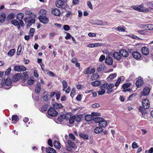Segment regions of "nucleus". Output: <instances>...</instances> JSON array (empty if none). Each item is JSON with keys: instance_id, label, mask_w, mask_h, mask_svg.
Here are the masks:
<instances>
[{"instance_id": "1", "label": "nucleus", "mask_w": 153, "mask_h": 153, "mask_svg": "<svg viewBox=\"0 0 153 153\" xmlns=\"http://www.w3.org/2000/svg\"><path fill=\"white\" fill-rule=\"evenodd\" d=\"M54 108L50 107L48 109L47 111L48 114L51 117H55L58 114V112L55 110L54 108H59L62 107L63 106H53Z\"/></svg>"}, {"instance_id": "2", "label": "nucleus", "mask_w": 153, "mask_h": 153, "mask_svg": "<svg viewBox=\"0 0 153 153\" xmlns=\"http://www.w3.org/2000/svg\"><path fill=\"white\" fill-rule=\"evenodd\" d=\"M131 8L134 10L143 13H147L149 11L148 8L143 7V5L142 4L139 5H133Z\"/></svg>"}, {"instance_id": "3", "label": "nucleus", "mask_w": 153, "mask_h": 153, "mask_svg": "<svg viewBox=\"0 0 153 153\" xmlns=\"http://www.w3.org/2000/svg\"><path fill=\"white\" fill-rule=\"evenodd\" d=\"M104 84H106L107 86H106V89L107 90V93L110 94L112 91H113L114 90L111 89L114 87V84L113 83H110L108 84V83L106 82Z\"/></svg>"}, {"instance_id": "4", "label": "nucleus", "mask_w": 153, "mask_h": 153, "mask_svg": "<svg viewBox=\"0 0 153 153\" xmlns=\"http://www.w3.org/2000/svg\"><path fill=\"white\" fill-rule=\"evenodd\" d=\"M2 82L3 84H4L6 85L7 86H10L11 85L12 83V82L10 78H8L6 79H4V81L3 80H2ZM2 87L4 88V85H2Z\"/></svg>"}, {"instance_id": "5", "label": "nucleus", "mask_w": 153, "mask_h": 153, "mask_svg": "<svg viewBox=\"0 0 153 153\" xmlns=\"http://www.w3.org/2000/svg\"><path fill=\"white\" fill-rule=\"evenodd\" d=\"M14 69L16 71H26V68L22 65H17L14 66Z\"/></svg>"}, {"instance_id": "6", "label": "nucleus", "mask_w": 153, "mask_h": 153, "mask_svg": "<svg viewBox=\"0 0 153 153\" xmlns=\"http://www.w3.org/2000/svg\"><path fill=\"white\" fill-rule=\"evenodd\" d=\"M106 86V84H104L100 86L101 90L98 91L99 95H102L105 93Z\"/></svg>"}, {"instance_id": "7", "label": "nucleus", "mask_w": 153, "mask_h": 153, "mask_svg": "<svg viewBox=\"0 0 153 153\" xmlns=\"http://www.w3.org/2000/svg\"><path fill=\"white\" fill-rule=\"evenodd\" d=\"M150 91V89L148 87H146L143 90V91L141 93V96H147Z\"/></svg>"}, {"instance_id": "8", "label": "nucleus", "mask_w": 153, "mask_h": 153, "mask_svg": "<svg viewBox=\"0 0 153 153\" xmlns=\"http://www.w3.org/2000/svg\"><path fill=\"white\" fill-rule=\"evenodd\" d=\"M38 19L40 20V22L45 24H46L49 21L48 18L45 16H40L38 17Z\"/></svg>"}, {"instance_id": "9", "label": "nucleus", "mask_w": 153, "mask_h": 153, "mask_svg": "<svg viewBox=\"0 0 153 153\" xmlns=\"http://www.w3.org/2000/svg\"><path fill=\"white\" fill-rule=\"evenodd\" d=\"M52 13L55 16H59L61 15V12L59 9L57 8H54L52 10Z\"/></svg>"}, {"instance_id": "10", "label": "nucleus", "mask_w": 153, "mask_h": 153, "mask_svg": "<svg viewBox=\"0 0 153 153\" xmlns=\"http://www.w3.org/2000/svg\"><path fill=\"white\" fill-rule=\"evenodd\" d=\"M139 111L141 113L142 116L145 117L147 115V112L146 110L143 108V106H140L139 108Z\"/></svg>"}, {"instance_id": "11", "label": "nucleus", "mask_w": 153, "mask_h": 153, "mask_svg": "<svg viewBox=\"0 0 153 153\" xmlns=\"http://www.w3.org/2000/svg\"><path fill=\"white\" fill-rule=\"evenodd\" d=\"M105 62L107 65H112L113 63V59L110 56H107L105 59Z\"/></svg>"}, {"instance_id": "12", "label": "nucleus", "mask_w": 153, "mask_h": 153, "mask_svg": "<svg viewBox=\"0 0 153 153\" xmlns=\"http://www.w3.org/2000/svg\"><path fill=\"white\" fill-rule=\"evenodd\" d=\"M113 56L114 58L117 60H120L121 58V55L119 52H115L113 53Z\"/></svg>"}, {"instance_id": "13", "label": "nucleus", "mask_w": 153, "mask_h": 153, "mask_svg": "<svg viewBox=\"0 0 153 153\" xmlns=\"http://www.w3.org/2000/svg\"><path fill=\"white\" fill-rule=\"evenodd\" d=\"M64 2L60 0H58L56 1V7L58 8H63V3Z\"/></svg>"}, {"instance_id": "14", "label": "nucleus", "mask_w": 153, "mask_h": 153, "mask_svg": "<svg viewBox=\"0 0 153 153\" xmlns=\"http://www.w3.org/2000/svg\"><path fill=\"white\" fill-rule=\"evenodd\" d=\"M20 74L19 73L15 74L13 76L12 78L13 81L14 82L18 81L20 79Z\"/></svg>"}, {"instance_id": "15", "label": "nucleus", "mask_w": 153, "mask_h": 153, "mask_svg": "<svg viewBox=\"0 0 153 153\" xmlns=\"http://www.w3.org/2000/svg\"><path fill=\"white\" fill-rule=\"evenodd\" d=\"M144 83V81L142 79H138L136 82V85L137 88H139L142 86Z\"/></svg>"}, {"instance_id": "16", "label": "nucleus", "mask_w": 153, "mask_h": 153, "mask_svg": "<svg viewBox=\"0 0 153 153\" xmlns=\"http://www.w3.org/2000/svg\"><path fill=\"white\" fill-rule=\"evenodd\" d=\"M132 54L133 57L137 59H140L141 56L140 53L137 51L134 52Z\"/></svg>"}, {"instance_id": "17", "label": "nucleus", "mask_w": 153, "mask_h": 153, "mask_svg": "<svg viewBox=\"0 0 153 153\" xmlns=\"http://www.w3.org/2000/svg\"><path fill=\"white\" fill-rule=\"evenodd\" d=\"M141 51L142 53L145 55H147L149 53L148 49L145 47L142 48Z\"/></svg>"}, {"instance_id": "18", "label": "nucleus", "mask_w": 153, "mask_h": 153, "mask_svg": "<svg viewBox=\"0 0 153 153\" xmlns=\"http://www.w3.org/2000/svg\"><path fill=\"white\" fill-rule=\"evenodd\" d=\"M103 131L102 128L100 126L96 127L94 129V132L96 134H100Z\"/></svg>"}, {"instance_id": "19", "label": "nucleus", "mask_w": 153, "mask_h": 153, "mask_svg": "<svg viewBox=\"0 0 153 153\" xmlns=\"http://www.w3.org/2000/svg\"><path fill=\"white\" fill-rule=\"evenodd\" d=\"M120 53L121 56L123 57H126L128 55V53L126 50H120Z\"/></svg>"}, {"instance_id": "20", "label": "nucleus", "mask_w": 153, "mask_h": 153, "mask_svg": "<svg viewBox=\"0 0 153 153\" xmlns=\"http://www.w3.org/2000/svg\"><path fill=\"white\" fill-rule=\"evenodd\" d=\"M46 151L47 153H56V151L51 147L46 148Z\"/></svg>"}, {"instance_id": "21", "label": "nucleus", "mask_w": 153, "mask_h": 153, "mask_svg": "<svg viewBox=\"0 0 153 153\" xmlns=\"http://www.w3.org/2000/svg\"><path fill=\"white\" fill-rule=\"evenodd\" d=\"M107 124V121L105 120H102L100 122V123H99V126L101 127H105Z\"/></svg>"}, {"instance_id": "22", "label": "nucleus", "mask_w": 153, "mask_h": 153, "mask_svg": "<svg viewBox=\"0 0 153 153\" xmlns=\"http://www.w3.org/2000/svg\"><path fill=\"white\" fill-rule=\"evenodd\" d=\"M11 23L15 26H17V27L18 29H19L20 27V25L18 21L16 19L13 20L11 21Z\"/></svg>"}, {"instance_id": "23", "label": "nucleus", "mask_w": 153, "mask_h": 153, "mask_svg": "<svg viewBox=\"0 0 153 153\" xmlns=\"http://www.w3.org/2000/svg\"><path fill=\"white\" fill-rule=\"evenodd\" d=\"M94 118V117H92L91 114H87L85 116V119L87 121H90L92 120Z\"/></svg>"}, {"instance_id": "24", "label": "nucleus", "mask_w": 153, "mask_h": 153, "mask_svg": "<svg viewBox=\"0 0 153 153\" xmlns=\"http://www.w3.org/2000/svg\"><path fill=\"white\" fill-rule=\"evenodd\" d=\"M68 144L69 145V146L72 148H75L76 147V144L74 142H72L70 140H68L67 141Z\"/></svg>"}, {"instance_id": "25", "label": "nucleus", "mask_w": 153, "mask_h": 153, "mask_svg": "<svg viewBox=\"0 0 153 153\" xmlns=\"http://www.w3.org/2000/svg\"><path fill=\"white\" fill-rule=\"evenodd\" d=\"M74 117H75V118H74L75 120L77 122H79L81 121L83 117V115L81 114L76 116L75 115Z\"/></svg>"}, {"instance_id": "26", "label": "nucleus", "mask_w": 153, "mask_h": 153, "mask_svg": "<svg viewBox=\"0 0 153 153\" xmlns=\"http://www.w3.org/2000/svg\"><path fill=\"white\" fill-rule=\"evenodd\" d=\"M15 17V14L14 13H11L8 15L7 17V21H9L14 18Z\"/></svg>"}, {"instance_id": "27", "label": "nucleus", "mask_w": 153, "mask_h": 153, "mask_svg": "<svg viewBox=\"0 0 153 153\" xmlns=\"http://www.w3.org/2000/svg\"><path fill=\"white\" fill-rule=\"evenodd\" d=\"M117 30L124 32L125 31L126 28L125 27L122 26H119L115 28Z\"/></svg>"}, {"instance_id": "28", "label": "nucleus", "mask_w": 153, "mask_h": 153, "mask_svg": "<svg viewBox=\"0 0 153 153\" xmlns=\"http://www.w3.org/2000/svg\"><path fill=\"white\" fill-rule=\"evenodd\" d=\"M105 68V66L104 65H100L97 67V70L98 71L100 72L103 71Z\"/></svg>"}, {"instance_id": "29", "label": "nucleus", "mask_w": 153, "mask_h": 153, "mask_svg": "<svg viewBox=\"0 0 153 153\" xmlns=\"http://www.w3.org/2000/svg\"><path fill=\"white\" fill-rule=\"evenodd\" d=\"M117 76V74L116 73L110 74L107 77V79L108 81H111V80L115 78Z\"/></svg>"}, {"instance_id": "30", "label": "nucleus", "mask_w": 153, "mask_h": 153, "mask_svg": "<svg viewBox=\"0 0 153 153\" xmlns=\"http://www.w3.org/2000/svg\"><path fill=\"white\" fill-rule=\"evenodd\" d=\"M101 81L99 80H97L91 83L92 85L94 87L98 86L101 85Z\"/></svg>"}, {"instance_id": "31", "label": "nucleus", "mask_w": 153, "mask_h": 153, "mask_svg": "<svg viewBox=\"0 0 153 153\" xmlns=\"http://www.w3.org/2000/svg\"><path fill=\"white\" fill-rule=\"evenodd\" d=\"M41 89V86L40 85V84H36L35 88V92L36 93H39L40 92Z\"/></svg>"}, {"instance_id": "32", "label": "nucleus", "mask_w": 153, "mask_h": 153, "mask_svg": "<svg viewBox=\"0 0 153 153\" xmlns=\"http://www.w3.org/2000/svg\"><path fill=\"white\" fill-rule=\"evenodd\" d=\"M79 136L84 139L88 140V134H86L83 133H80Z\"/></svg>"}, {"instance_id": "33", "label": "nucleus", "mask_w": 153, "mask_h": 153, "mask_svg": "<svg viewBox=\"0 0 153 153\" xmlns=\"http://www.w3.org/2000/svg\"><path fill=\"white\" fill-rule=\"evenodd\" d=\"M104 119L100 117H97L94 118L93 120L96 123H100L102 120H103Z\"/></svg>"}, {"instance_id": "34", "label": "nucleus", "mask_w": 153, "mask_h": 153, "mask_svg": "<svg viewBox=\"0 0 153 153\" xmlns=\"http://www.w3.org/2000/svg\"><path fill=\"white\" fill-rule=\"evenodd\" d=\"M6 16L5 14H2L0 16V22L1 23H3L6 19Z\"/></svg>"}, {"instance_id": "35", "label": "nucleus", "mask_w": 153, "mask_h": 153, "mask_svg": "<svg viewBox=\"0 0 153 153\" xmlns=\"http://www.w3.org/2000/svg\"><path fill=\"white\" fill-rule=\"evenodd\" d=\"M54 146L58 149H60L61 148L60 144L59 142L55 140L53 142Z\"/></svg>"}, {"instance_id": "36", "label": "nucleus", "mask_w": 153, "mask_h": 153, "mask_svg": "<svg viewBox=\"0 0 153 153\" xmlns=\"http://www.w3.org/2000/svg\"><path fill=\"white\" fill-rule=\"evenodd\" d=\"M99 75L96 73L93 74L91 77V79L92 80H94L97 79L99 77Z\"/></svg>"}, {"instance_id": "37", "label": "nucleus", "mask_w": 153, "mask_h": 153, "mask_svg": "<svg viewBox=\"0 0 153 153\" xmlns=\"http://www.w3.org/2000/svg\"><path fill=\"white\" fill-rule=\"evenodd\" d=\"M143 105H149L150 103L148 100L147 99L143 100L142 101Z\"/></svg>"}, {"instance_id": "38", "label": "nucleus", "mask_w": 153, "mask_h": 153, "mask_svg": "<svg viewBox=\"0 0 153 153\" xmlns=\"http://www.w3.org/2000/svg\"><path fill=\"white\" fill-rule=\"evenodd\" d=\"M24 15L22 13H19L17 16V19L19 20L22 19L24 17Z\"/></svg>"}, {"instance_id": "39", "label": "nucleus", "mask_w": 153, "mask_h": 153, "mask_svg": "<svg viewBox=\"0 0 153 153\" xmlns=\"http://www.w3.org/2000/svg\"><path fill=\"white\" fill-rule=\"evenodd\" d=\"M75 115H73L71 116L69 119V123L70 124H72L74 123L75 120Z\"/></svg>"}, {"instance_id": "40", "label": "nucleus", "mask_w": 153, "mask_h": 153, "mask_svg": "<svg viewBox=\"0 0 153 153\" xmlns=\"http://www.w3.org/2000/svg\"><path fill=\"white\" fill-rule=\"evenodd\" d=\"M43 100L45 101H47L50 99L49 97V95L46 94L43 97Z\"/></svg>"}, {"instance_id": "41", "label": "nucleus", "mask_w": 153, "mask_h": 153, "mask_svg": "<svg viewBox=\"0 0 153 153\" xmlns=\"http://www.w3.org/2000/svg\"><path fill=\"white\" fill-rule=\"evenodd\" d=\"M146 29L147 30H153V25L149 24L146 25Z\"/></svg>"}, {"instance_id": "42", "label": "nucleus", "mask_w": 153, "mask_h": 153, "mask_svg": "<svg viewBox=\"0 0 153 153\" xmlns=\"http://www.w3.org/2000/svg\"><path fill=\"white\" fill-rule=\"evenodd\" d=\"M64 120V115H60L58 117L57 120L59 122H61L63 121Z\"/></svg>"}, {"instance_id": "43", "label": "nucleus", "mask_w": 153, "mask_h": 153, "mask_svg": "<svg viewBox=\"0 0 153 153\" xmlns=\"http://www.w3.org/2000/svg\"><path fill=\"white\" fill-rule=\"evenodd\" d=\"M15 52V50L14 49H12L10 50L8 52V54L9 56H13Z\"/></svg>"}, {"instance_id": "44", "label": "nucleus", "mask_w": 153, "mask_h": 153, "mask_svg": "<svg viewBox=\"0 0 153 153\" xmlns=\"http://www.w3.org/2000/svg\"><path fill=\"white\" fill-rule=\"evenodd\" d=\"M131 85V84L130 83H126L123 85L122 87L124 90H125L126 89L128 88L129 86H130Z\"/></svg>"}, {"instance_id": "45", "label": "nucleus", "mask_w": 153, "mask_h": 153, "mask_svg": "<svg viewBox=\"0 0 153 153\" xmlns=\"http://www.w3.org/2000/svg\"><path fill=\"white\" fill-rule=\"evenodd\" d=\"M12 120L15 121H18L19 120V117L16 115H13L12 117Z\"/></svg>"}, {"instance_id": "46", "label": "nucleus", "mask_w": 153, "mask_h": 153, "mask_svg": "<svg viewBox=\"0 0 153 153\" xmlns=\"http://www.w3.org/2000/svg\"><path fill=\"white\" fill-rule=\"evenodd\" d=\"M48 107L46 106H42L40 109H39L40 111L42 112H43L44 111H46Z\"/></svg>"}, {"instance_id": "47", "label": "nucleus", "mask_w": 153, "mask_h": 153, "mask_svg": "<svg viewBox=\"0 0 153 153\" xmlns=\"http://www.w3.org/2000/svg\"><path fill=\"white\" fill-rule=\"evenodd\" d=\"M62 84L63 87L64 89L63 90H64L68 86V84L67 82L65 80H63L62 82Z\"/></svg>"}, {"instance_id": "48", "label": "nucleus", "mask_w": 153, "mask_h": 153, "mask_svg": "<svg viewBox=\"0 0 153 153\" xmlns=\"http://www.w3.org/2000/svg\"><path fill=\"white\" fill-rule=\"evenodd\" d=\"M90 69V67H88L85 69L83 72V73L85 74H87L89 73Z\"/></svg>"}, {"instance_id": "49", "label": "nucleus", "mask_w": 153, "mask_h": 153, "mask_svg": "<svg viewBox=\"0 0 153 153\" xmlns=\"http://www.w3.org/2000/svg\"><path fill=\"white\" fill-rule=\"evenodd\" d=\"M22 50V46L21 45H19L17 49V55H20L21 51Z\"/></svg>"}, {"instance_id": "50", "label": "nucleus", "mask_w": 153, "mask_h": 153, "mask_svg": "<svg viewBox=\"0 0 153 153\" xmlns=\"http://www.w3.org/2000/svg\"><path fill=\"white\" fill-rule=\"evenodd\" d=\"M69 137L70 139H72L73 141L75 140V137L73 134L70 133L69 134Z\"/></svg>"}, {"instance_id": "51", "label": "nucleus", "mask_w": 153, "mask_h": 153, "mask_svg": "<svg viewBox=\"0 0 153 153\" xmlns=\"http://www.w3.org/2000/svg\"><path fill=\"white\" fill-rule=\"evenodd\" d=\"M91 115H92V117H94V116H100V114L97 112H92L91 113Z\"/></svg>"}, {"instance_id": "52", "label": "nucleus", "mask_w": 153, "mask_h": 153, "mask_svg": "<svg viewBox=\"0 0 153 153\" xmlns=\"http://www.w3.org/2000/svg\"><path fill=\"white\" fill-rule=\"evenodd\" d=\"M132 147L133 149H134L137 148L138 147V146L137 145L136 142H134L132 143Z\"/></svg>"}, {"instance_id": "53", "label": "nucleus", "mask_w": 153, "mask_h": 153, "mask_svg": "<svg viewBox=\"0 0 153 153\" xmlns=\"http://www.w3.org/2000/svg\"><path fill=\"white\" fill-rule=\"evenodd\" d=\"M11 71V69L10 68H8L6 71L5 73V76H7L8 74H9Z\"/></svg>"}, {"instance_id": "54", "label": "nucleus", "mask_w": 153, "mask_h": 153, "mask_svg": "<svg viewBox=\"0 0 153 153\" xmlns=\"http://www.w3.org/2000/svg\"><path fill=\"white\" fill-rule=\"evenodd\" d=\"M71 117V115L69 114H66L65 115H64V119L66 120H68L70 117Z\"/></svg>"}, {"instance_id": "55", "label": "nucleus", "mask_w": 153, "mask_h": 153, "mask_svg": "<svg viewBox=\"0 0 153 153\" xmlns=\"http://www.w3.org/2000/svg\"><path fill=\"white\" fill-rule=\"evenodd\" d=\"M70 27L68 25H65L63 26V29L65 31H68L70 29Z\"/></svg>"}, {"instance_id": "56", "label": "nucleus", "mask_w": 153, "mask_h": 153, "mask_svg": "<svg viewBox=\"0 0 153 153\" xmlns=\"http://www.w3.org/2000/svg\"><path fill=\"white\" fill-rule=\"evenodd\" d=\"M75 94V89L74 88L72 90V91L70 94V95L72 97H73Z\"/></svg>"}, {"instance_id": "57", "label": "nucleus", "mask_w": 153, "mask_h": 153, "mask_svg": "<svg viewBox=\"0 0 153 153\" xmlns=\"http://www.w3.org/2000/svg\"><path fill=\"white\" fill-rule=\"evenodd\" d=\"M70 147L68 146H65V148L66 150H67L69 152H73V150L72 149L70 148Z\"/></svg>"}, {"instance_id": "58", "label": "nucleus", "mask_w": 153, "mask_h": 153, "mask_svg": "<svg viewBox=\"0 0 153 153\" xmlns=\"http://www.w3.org/2000/svg\"><path fill=\"white\" fill-rule=\"evenodd\" d=\"M66 13L65 15V16L66 17H70L71 16V15L72 13L71 11H66Z\"/></svg>"}, {"instance_id": "59", "label": "nucleus", "mask_w": 153, "mask_h": 153, "mask_svg": "<svg viewBox=\"0 0 153 153\" xmlns=\"http://www.w3.org/2000/svg\"><path fill=\"white\" fill-rule=\"evenodd\" d=\"M139 27L141 28L146 29V25H144L143 24H141L139 25Z\"/></svg>"}, {"instance_id": "60", "label": "nucleus", "mask_w": 153, "mask_h": 153, "mask_svg": "<svg viewBox=\"0 0 153 153\" xmlns=\"http://www.w3.org/2000/svg\"><path fill=\"white\" fill-rule=\"evenodd\" d=\"M35 31L34 29L33 28H31L30 30V32L31 34V36L33 37V36L34 33Z\"/></svg>"}, {"instance_id": "61", "label": "nucleus", "mask_w": 153, "mask_h": 153, "mask_svg": "<svg viewBox=\"0 0 153 153\" xmlns=\"http://www.w3.org/2000/svg\"><path fill=\"white\" fill-rule=\"evenodd\" d=\"M34 82V81L32 80H28L27 81V83L29 85L33 84Z\"/></svg>"}, {"instance_id": "62", "label": "nucleus", "mask_w": 153, "mask_h": 153, "mask_svg": "<svg viewBox=\"0 0 153 153\" xmlns=\"http://www.w3.org/2000/svg\"><path fill=\"white\" fill-rule=\"evenodd\" d=\"M48 145L51 147H53V145L52 144V142L51 139H49L48 141Z\"/></svg>"}, {"instance_id": "63", "label": "nucleus", "mask_w": 153, "mask_h": 153, "mask_svg": "<svg viewBox=\"0 0 153 153\" xmlns=\"http://www.w3.org/2000/svg\"><path fill=\"white\" fill-rule=\"evenodd\" d=\"M153 152V148H151L148 150L146 151L145 153H152Z\"/></svg>"}, {"instance_id": "64", "label": "nucleus", "mask_w": 153, "mask_h": 153, "mask_svg": "<svg viewBox=\"0 0 153 153\" xmlns=\"http://www.w3.org/2000/svg\"><path fill=\"white\" fill-rule=\"evenodd\" d=\"M56 99L57 100H58L59 99L60 96V93L59 92H58L56 93L55 94Z\"/></svg>"}]
</instances>
